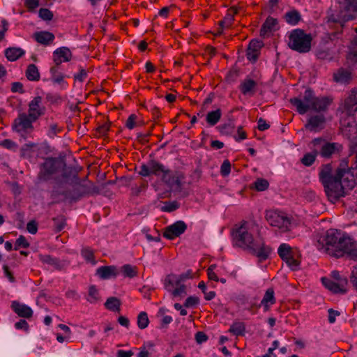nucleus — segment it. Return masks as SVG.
Listing matches in <instances>:
<instances>
[{
	"label": "nucleus",
	"instance_id": "9",
	"mask_svg": "<svg viewBox=\"0 0 357 357\" xmlns=\"http://www.w3.org/2000/svg\"><path fill=\"white\" fill-rule=\"evenodd\" d=\"M184 174L180 172H165L162 174V181L169 188L170 190L174 192H181L183 190L184 184Z\"/></svg>",
	"mask_w": 357,
	"mask_h": 357
},
{
	"label": "nucleus",
	"instance_id": "41",
	"mask_svg": "<svg viewBox=\"0 0 357 357\" xmlns=\"http://www.w3.org/2000/svg\"><path fill=\"white\" fill-rule=\"evenodd\" d=\"M331 278L337 282L340 283V285L342 287H346L348 284L347 279L342 278L337 271H333L331 272Z\"/></svg>",
	"mask_w": 357,
	"mask_h": 357
},
{
	"label": "nucleus",
	"instance_id": "46",
	"mask_svg": "<svg viewBox=\"0 0 357 357\" xmlns=\"http://www.w3.org/2000/svg\"><path fill=\"white\" fill-rule=\"evenodd\" d=\"M231 128V130L234 128V124L233 123L232 119H229L228 122L222 124L220 126V130L222 133L225 135L231 134V131H229L228 130Z\"/></svg>",
	"mask_w": 357,
	"mask_h": 357
},
{
	"label": "nucleus",
	"instance_id": "37",
	"mask_svg": "<svg viewBox=\"0 0 357 357\" xmlns=\"http://www.w3.org/2000/svg\"><path fill=\"white\" fill-rule=\"evenodd\" d=\"M11 307L15 312H33L31 307L24 304L20 303L18 301H13Z\"/></svg>",
	"mask_w": 357,
	"mask_h": 357
},
{
	"label": "nucleus",
	"instance_id": "25",
	"mask_svg": "<svg viewBox=\"0 0 357 357\" xmlns=\"http://www.w3.org/2000/svg\"><path fill=\"white\" fill-rule=\"evenodd\" d=\"M347 247L343 248L342 255L346 253L352 259H357V243L352 242L349 238V243H346Z\"/></svg>",
	"mask_w": 357,
	"mask_h": 357
},
{
	"label": "nucleus",
	"instance_id": "52",
	"mask_svg": "<svg viewBox=\"0 0 357 357\" xmlns=\"http://www.w3.org/2000/svg\"><path fill=\"white\" fill-rule=\"evenodd\" d=\"M178 208V204L177 202L165 203V206L162 208V211L172 212Z\"/></svg>",
	"mask_w": 357,
	"mask_h": 357
},
{
	"label": "nucleus",
	"instance_id": "39",
	"mask_svg": "<svg viewBox=\"0 0 357 357\" xmlns=\"http://www.w3.org/2000/svg\"><path fill=\"white\" fill-rule=\"evenodd\" d=\"M176 288L172 291V295L174 297L181 296L183 297L187 295L186 286L182 283L180 284H175Z\"/></svg>",
	"mask_w": 357,
	"mask_h": 357
},
{
	"label": "nucleus",
	"instance_id": "40",
	"mask_svg": "<svg viewBox=\"0 0 357 357\" xmlns=\"http://www.w3.org/2000/svg\"><path fill=\"white\" fill-rule=\"evenodd\" d=\"M317 154V151H314L313 153H306L303 156V158L301 159V162L305 166H310L314 162Z\"/></svg>",
	"mask_w": 357,
	"mask_h": 357
},
{
	"label": "nucleus",
	"instance_id": "61",
	"mask_svg": "<svg viewBox=\"0 0 357 357\" xmlns=\"http://www.w3.org/2000/svg\"><path fill=\"white\" fill-rule=\"evenodd\" d=\"M270 128V125L266 123L265 120H264L262 118H260L258 120V129L259 130H265Z\"/></svg>",
	"mask_w": 357,
	"mask_h": 357
},
{
	"label": "nucleus",
	"instance_id": "59",
	"mask_svg": "<svg viewBox=\"0 0 357 357\" xmlns=\"http://www.w3.org/2000/svg\"><path fill=\"white\" fill-rule=\"evenodd\" d=\"M137 116L135 114H132L129 116V118L128 119L127 121H126V127L128 128V129H132L135 125V119H136Z\"/></svg>",
	"mask_w": 357,
	"mask_h": 357
},
{
	"label": "nucleus",
	"instance_id": "31",
	"mask_svg": "<svg viewBox=\"0 0 357 357\" xmlns=\"http://www.w3.org/2000/svg\"><path fill=\"white\" fill-rule=\"evenodd\" d=\"M54 54L63 58L64 61H69L72 58V53L70 49L66 47H62L56 49L54 52Z\"/></svg>",
	"mask_w": 357,
	"mask_h": 357
},
{
	"label": "nucleus",
	"instance_id": "28",
	"mask_svg": "<svg viewBox=\"0 0 357 357\" xmlns=\"http://www.w3.org/2000/svg\"><path fill=\"white\" fill-rule=\"evenodd\" d=\"M274 291L272 288H269L266 290L265 295L261 301V305L264 306V311L269 310L268 303H270L273 304L275 303Z\"/></svg>",
	"mask_w": 357,
	"mask_h": 357
},
{
	"label": "nucleus",
	"instance_id": "7",
	"mask_svg": "<svg viewBox=\"0 0 357 357\" xmlns=\"http://www.w3.org/2000/svg\"><path fill=\"white\" fill-rule=\"evenodd\" d=\"M66 169H73L71 167H66L63 157L48 158L43 163V170L39 175L40 180L47 181L50 176L61 172V174Z\"/></svg>",
	"mask_w": 357,
	"mask_h": 357
},
{
	"label": "nucleus",
	"instance_id": "30",
	"mask_svg": "<svg viewBox=\"0 0 357 357\" xmlns=\"http://www.w3.org/2000/svg\"><path fill=\"white\" fill-rule=\"evenodd\" d=\"M26 75L28 79L37 81L40 78V74L37 67L34 64H30L26 70Z\"/></svg>",
	"mask_w": 357,
	"mask_h": 357
},
{
	"label": "nucleus",
	"instance_id": "44",
	"mask_svg": "<svg viewBox=\"0 0 357 357\" xmlns=\"http://www.w3.org/2000/svg\"><path fill=\"white\" fill-rule=\"evenodd\" d=\"M149 322V321L147 314H139L137 317V324L140 328L143 329L147 327Z\"/></svg>",
	"mask_w": 357,
	"mask_h": 357
},
{
	"label": "nucleus",
	"instance_id": "17",
	"mask_svg": "<svg viewBox=\"0 0 357 357\" xmlns=\"http://www.w3.org/2000/svg\"><path fill=\"white\" fill-rule=\"evenodd\" d=\"M321 282L326 288L334 294H344L347 291L346 287H342L340 283L333 282L328 278H322Z\"/></svg>",
	"mask_w": 357,
	"mask_h": 357
},
{
	"label": "nucleus",
	"instance_id": "4",
	"mask_svg": "<svg viewBox=\"0 0 357 357\" xmlns=\"http://www.w3.org/2000/svg\"><path fill=\"white\" fill-rule=\"evenodd\" d=\"M331 170L332 167L330 164L325 165L319 174V176L328 199L334 202L344 196V191H343L342 182L337 181L336 174L335 176L331 175Z\"/></svg>",
	"mask_w": 357,
	"mask_h": 357
},
{
	"label": "nucleus",
	"instance_id": "15",
	"mask_svg": "<svg viewBox=\"0 0 357 357\" xmlns=\"http://www.w3.org/2000/svg\"><path fill=\"white\" fill-rule=\"evenodd\" d=\"M325 116L320 114L312 116L309 118L305 127L311 131H317L318 129H321L325 123Z\"/></svg>",
	"mask_w": 357,
	"mask_h": 357
},
{
	"label": "nucleus",
	"instance_id": "38",
	"mask_svg": "<svg viewBox=\"0 0 357 357\" xmlns=\"http://www.w3.org/2000/svg\"><path fill=\"white\" fill-rule=\"evenodd\" d=\"M175 280H176V275L174 274H169L167 275L165 280L164 285L167 291L172 292L173 287L176 286Z\"/></svg>",
	"mask_w": 357,
	"mask_h": 357
},
{
	"label": "nucleus",
	"instance_id": "26",
	"mask_svg": "<svg viewBox=\"0 0 357 357\" xmlns=\"http://www.w3.org/2000/svg\"><path fill=\"white\" fill-rule=\"evenodd\" d=\"M222 116V112L220 109H217L215 111L208 112L206 114V122L211 126H213L218 123Z\"/></svg>",
	"mask_w": 357,
	"mask_h": 357
},
{
	"label": "nucleus",
	"instance_id": "50",
	"mask_svg": "<svg viewBox=\"0 0 357 357\" xmlns=\"http://www.w3.org/2000/svg\"><path fill=\"white\" fill-rule=\"evenodd\" d=\"M231 171V163L228 160L223 162L220 168V173L223 176L229 175Z\"/></svg>",
	"mask_w": 357,
	"mask_h": 357
},
{
	"label": "nucleus",
	"instance_id": "5",
	"mask_svg": "<svg viewBox=\"0 0 357 357\" xmlns=\"http://www.w3.org/2000/svg\"><path fill=\"white\" fill-rule=\"evenodd\" d=\"M318 243L322 247L326 246V253L338 258L342 256V250L347 247L346 243H349V238L344 237L337 230L331 229L327 231L323 241L319 239Z\"/></svg>",
	"mask_w": 357,
	"mask_h": 357
},
{
	"label": "nucleus",
	"instance_id": "21",
	"mask_svg": "<svg viewBox=\"0 0 357 357\" xmlns=\"http://www.w3.org/2000/svg\"><path fill=\"white\" fill-rule=\"evenodd\" d=\"M24 54V51L18 47H9L5 50V56L8 61H14Z\"/></svg>",
	"mask_w": 357,
	"mask_h": 357
},
{
	"label": "nucleus",
	"instance_id": "3",
	"mask_svg": "<svg viewBox=\"0 0 357 357\" xmlns=\"http://www.w3.org/2000/svg\"><path fill=\"white\" fill-rule=\"evenodd\" d=\"M245 225L246 222H243L241 227L233 232L234 240L236 242V245L245 250H249L261 259H266L271 252V248L265 247L264 245L259 248H255L253 236L248 231Z\"/></svg>",
	"mask_w": 357,
	"mask_h": 357
},
{
	"label": "nucleus",
	"instance_id": "27",
	"mask_svg": "<svg viewBox=\"0 0 357 357\" xmlns=\"http://www.w3.org/2000/svg\"><path fill=\"white\" fill-rule=\"evenodd\" d=\"M278 255L285 262H288L287 258L292 256L291 248L286 243H282L278 248Z\"/></svg>",
	"mask_w": 357,
	"mask_h": 357
},
{
	"label": "nucleus",
	"instance_id": "32",
	"mask_svg": "<svg viewBox=\"0 0 357 357\" xmlns=\"http://www.w3.org/2000/svg\"><path fill=\"white\" fill-rule=\"evenodd\" d=\"M245 325L243 322H234L229 328V332L234 335H243L245 333Z\"/></svg>",
	"mask_w": 357,
	"mask_h": 357
},
{
	"label": "nucleus",
	"instance_id": "8",
	"mask_svg": "<svg viewBox=\"0 0 357 357\" xmlns=\"http://www.w3.org/2000/svg\"><path fill=\"white\" fill-rule=\"evenodd\" d=\"M354 169V167L349 168L347 160H344L341 161L336 170V178L337 181L342 182L343 191L347 188L351 190L354 188L356 185V178L353 174Z\"/></svg>",
	"mask_w": 357,
	"mask_h": 357
},
{
	"label": "nucleus",
	"instance_id": "33",
	"mask_svg": "<svg viewBox=\"0 0 357 357\" xmlns=\"http://www.w3.org/2000/svg\"><path fill=\"white\" fill-rule=\"evenodd\" d=\"M257 86L255 81L251 79H245L240 86L241 91L243 94L251 92L252 89Z\"/></svg>",
	"mask_w": 357,
	"mask_h": 357
},
{
	"label": "nucleus",
	"instance_id": "1",
	"mask_svg": "<svg viewBox=\"0 0 357 357\" xmlns=\"http://www.w3.org/2000/svg\"><path fill=\"white\" fill-rule=\"evenodd\" d=\"M79 167L66 169L62 174L54 177V185L52 197L58 201L68 200L70 203L79 199L86 195L91 194L90 181L86 178L81 181L78 178Z\"/></svg>",
	"mask_w": 357,
	"mask_h": 357
},
{
	"label": "nucleus",
	"instance_id": "49",
	"mask_svg": "<svg viewBox=\"0 0 357 357\" xmlns=\"http://www.w3.org/2000/svg\"><path fill=\"white\" fill-rule=\"evenodd\" d=\"M198 287L202 290L203 293L204 294L206 300L210 301L215 297V291H211L209 292L205 291L206 285L204 282H201L199 284Z\"/></svg>",
	"mask_w": 357,
	"mask_h": 357
},
{
	"label": "nucleus",
	"instance_id": "56",
	"mask_svg": "<svg viewBox=\"0 0 357 357\" xmlns=\"http://www.w3.org/2000/svg\"><path fill=\"white\" fill-rule=\"evenodd\" d=\"M11 91L13 93H15V92H19L20 93H24V91L23 90V85L20 82H13L12 84Z\"/></svg>",
	"mask_w": 357,
	"mask_h": 357
},
{
	"label": "nucleus",
	"instance_id": "14",
	"mask_svg": "<svg viewBox=\"0 0 357 357\" xmlns=\"http://www.w3.org/2000/svg\"><path fill=\"white\" fill-rule=\"evenodd\" d=\"M263 46L264 43L261 40H251L247 48V57L248 60L252 62H255L258 58L259 51Z\"/></svg>",
	"mask_w": 357,
	"mask_h": 357
},
{
	"label": "nucleus",
	"instance_id": "19",
	"mask_svg": "<svg viewBox=\"0 0 357 357\" xmlns=\"http://www.w3.org/2000/svg\"><path fill=\"white\" fill-rule=\"evenodd\" d=\"M36 40L42 45H48L54 39V35L49 31H39L34 33Z\"/></svg>",
	"mask_w": 357,
	"mask_h": 357
},
{
	"label": "nucleus",
	"instance_id": "62",
	"mask_svg": "<svg viewBox=\"0 0 357 357\" xmlns=\"http://www.w3.org/2000/svg\"><path fill=\"white\" fill-rule=\"evenodd\" d=\"M15 328L17 329H24V331H27L28 324L25 320L21 319L18 322L15 323Z\"/></svg>",
	"mask_w": 357,
	"mask_h": 357
},
{
	"label": "nucleus",
	"instance_id": "22",
	"mask_svg": "<svg viewBox=\"0 0 357 357\" xmlns=\"http://www.w3.org/2000/svg\"><path fill=\"white\" fill-rule=\"evenodd\" d=\"M278 24V20L275 18L268 17L265 22L263 24L261 30L260 36L264 37L266 33L268 31L274 30V27Z\"/></svg>",
	"mask_w": 357,
	"mask_h": 357
},
{
	"label": "nucleus",
	"instance_id": "10",
	"mask_svg": "<svg viewBox=\"0 0 357 357\" xmlns=\"http://www.w3.org/2000/svg\"><path fill=\"white\" fill-rule=\"evenodd\" d=\"M168 171L169 169H165L162 165L152 160L140 167L139 174L142 176H148L151 174L158 175L160 172L165 174V172Z\"/></svg>",
	"mask_w": 357,
	"mask_h": 357
},
{
	"label": "nucleus",
	"instance_id": "51",
	"mask_svg": "<svg viewBox=\"0 0 357 357\" xmlns=\"http://www.w3.org/2000/svg\"><path fill=\"white\" fill-rule=\"evenodd\" d=\"M29 246V243L26 240L25 237L23 236H20L15 242V250H17L19 247H23L24 248H26Z\"/></svg>",
	"mask_w": 357,
	"mask_h": 357
},
{
	"label": "nucleus",
	"instance_id": "43",
	"mask_svg": "<svg viewBox=\"0 0 357 357\" xmlns=\"http://www.w3.org/2000/svg\"><path fill=\"white\" fill-rule=\"evenodd\" d=\"M255 186L258 191H264L268 188L269 183L266 179L257 178L255 183Z\"/></svg>",
	"mask_w": 357,
	"mask_h": 357
},
{
	"label": "nucleus",
	"instance_id": "48",
	"mask_svg": "<svg viewBox=\"0 0 357 357\" xmlns=\"http://www.w3.org/2000/svg\"><path fill=\"white\" fill-rule=\"evenodd\" d=\"M158 319L160 322L161 327L165 328L169 324H170L172 321V317L169 315H165L164 314H160L158 316Z\"/></svg>",
	"mask_w": 357,
	"mask_h": 357
},
{
	"label": "nucleus",
	"instance_id": "60",
	"mask_svg": "<svg viewBox=\"0 0 357 357\" xmlns=\"http://www.w3.org/2000/svg\"><path fill=\"white\" fill-rule=\"evenodd\" d=\"M195 339L198 344H202L206 341L207 336L203 332H198L195 335Z\"/></svg>",
	"mask_w": 357,
	"mask_h": 357
},
{
	"label": "nucleus",
	"instance_id": "55",
	"mask_svg": "<svg viewBox=\"0 0 357 357\" xmlns=\"http://www.w3.org/2000/svg\"><path fill=\"white\" fill-rule=\"evenodd\" d=\"M26 229L29 233L32 234H36L38 231V224L36 221L33 220L29 222L26 225Z\"/></svg>",
	"mask_w": 357,
	"mask_h": 357
},
{
	"label": "nucleus",
	"instance_id": "47",
	"mask_svg": "<svg viewBox=\"0 0 357 357\" xmlns=\"http://www.w3.org/2000/svg\"><path fill=\"white\" fill-rule=\"evenodd\" d=\"M89 184L90 186H91V194H99L102 191L105 190L107 186V183H101L99 185H95L91 182Z\"/></svg>",
	"mask_w": 357,
	"mask_h": 357
},
{
	"label": "nucleus",
	"instance_id": "54",
	"mask_svg": "<svg viewBox=\"0 0 357 357\" xmlns=\"http://www.w3.org/2000/svg\"><path fill=\"white\" fill-rule=\"evenodd\" d=\"M53 220L55 222L56 231H60L66 224V219L63 216H60L58 218H54Z\"/></svg>",
	"mask_w": 357,
	"mask_h": 357
},
{
	"label": "nucleus",
	"instance_id": "63",
	"mask_svg": "<svg viewBox=\"0 0 357 357\" xmlns=\"http://www.w3.org/2000/svg\"><path fill=\"white\" fill-rule=\"evenodd\" d=\"M133 353L131 351L119 350L117 351V357H131Z\"/></svg>",
	"mask_w": 357,
	"mask_h": 357
},
{
	"label": "nucleus",
	"instance_id": "18",
	"mask_svg": "<svg viewBox=\"0 0 357 357\" xmlns=\"http://www.w3.org/2000/svg\"><path fill=\"white\" fill-rule=\"evenodd\" d=\"M97 274L103 280L109 279L111 277H116L118 275L117 268L114 266H101L97 269Z\"/></svg>",
	"mask_w": 357,
	"mask_h": 357
},
{
	"label": "nucleus",
	"instance_id": "57",
	"mask_svg": "<svg viewBox=\"0 0 357 357\" xmlns=\"http://www.w3.org/2000/svg\"><path fill=\"white\" fill-rule=\"evenodd\" d=\"M189 278H190V271H188L187 273L180 275L179 276H176V280H175V284H180V283L185 281L186 279Z\"/></svg>",
	"mask_w": 357,
	"mask_h": 357
},
{
	"label": "nucleus",
	"instance_id": "34",
	"mask_svg": "<svg viewBox=\"0 0 357 357\" xmlns=\"http://www.w3.org/2000/svg\"><path fill=\"white\" fill-rule=\"evenodd\" d=\"M285 19L287 23L295 25L301 20V15L298 11L292 10L286 13Z\"/></svg>",
	"mask_w": 357,
	"mask_h": 357
},
{
	"label": "nucleus",
	"instance_id": "16",
	"mask_svg": "<svg viewBox=\"0 0 357 357\" xmlns=\"http://www.w3.org/2000/svg\"><path fill=\"white\" fill-rule=\"evenodd\" d=\"M344 107L349 115H352L357 111V89L353 90L349 97L345 100Z\"/></svg>",
	"mask_w": 357,
	"mask_h": 357
},
{
	"label": "nucleus",
	"instance_id": "24",
	"mask_svg": "<svg viewBox=\"0 0 357 357\" xmlns=\"http://www.w3.org/2000/svg\"><path fill=\"white\" fill-rule=\"evenodd\" d=\"M40 259L44 263L52 265L56 269L60 271L63 268L64 263L59 261L57 259L52 257L50 255H40Z\"/></svg>",
	"mask_w": 357,
	"mask_h": 357
},
{
	"label": "nucleus",
	"instance_id": "45",
	"mask_svg": "<svg viewBox=\"0 0 357 357\" xmlns=\"http://www.w3.org/2000/svg\"><path fill=\"white\" fill-rule=\"evenodd\" d=\"M39 16L43 20L50 21L53 18V13L49 9L42 8L39 10Z\"/></svg>",
	"mask_w": 357,
	"mask_h": 357
},
{
	"label": "nucleus",
	"instance_id": "20",
	"mask_svg": "<svg viewBox=\"0 0 357 357\" xmlns=\"http://www.w3.org/2000/svg\"><path fill=\"white\" fill-rule=\"evenodd\" d=\"M290 220L287 216L274 213L273 220L271 222V225L278 227L279 228H284L285 230H287L288 225H290Z\"/></svg>",
	"mask_w": 357,
	"mask_h": 357
},
{
	"label": "nucleus",
	"instance_id": "58",
	"mask_svg": "<svg viewBox=\"0 0 357 357\" xmlns=\"http://www.w3.org/2000/svg\"><path fill=\"white\" fill-rule=\"evenodd\" d=\"M288 262H286L288 266L292 269L296 270V268L300 264V262L296 259H294L293 256H290L289 258H287Z\"/></svg>",
	"mask_w": 357,
	"mask_h": 357
},
{
	"label": "nucleus",
	"instance_id": "64",
	"mask_svg": "<svg viewBox=\"0 0 357 357\" xmlns=\"http://www.w3.org/2000/svg\"><path fill=\"white\" fill-rule=\"evenodd\" d=\"M351 281L353 283L355 288L357 289V267H356L352 271Z\"/></svg>",
	"mask_w": 357,
	"mask_h": 357
},
{
	"label": "nucleus",
	"instance_id": "35",
	"mask_svg": "<svg viewBox=\"0 0 357 357\" xmlns=\"http://www.w3.org/2000/svg\"><path fill=\"white\" fill-rule=\"evenodd\" d=\"M335 149V143H328L326 142L322 144L321 148V154L324 157H329L334 153Z\"/></svg>",
	"mask_w": 357,
	"mask_h": 357
},
{
	"label": "nucleus",
	"instance_id": "23",
	"mask_svg": "<svg viewBox=\"0 0 357 357\" xmlns=\"http://www.w3.org/2000/svg\"><path fill=\"white\" fill-rule=\"evenodd\" d=\"M351 79V73L343 68H340L334 74V79L337 82L347 83Z\"/></svg>",
	"mask_w": 357,
	"mask_h": 357
},
{
	"label": "nucleus",
	"instance_id": "29",
	"mask_svg": "<svg viewBox=\"0 0 357 357\" xmlns=\"http://www.w3.org/2000/svg\"><path fill=\"white\" fill-rule=\"evenodd\" d=\"M105 307L107 310L111 311H120L121 301L116 297L109 298L105 303Z\"/></svg>",
	"mask_w": 357,
	"mask_h": 357
},
{
	"label": "nucleus",
	"instance_id": "53",
	"mask_svg": "<svg viewBox=\"0 0 357 357\" xmlns=\"http://www.w3.org/2000/svg\"><path fill=\"white\" fill-rule=\"evenodd\" d=\"M346 6L344 8L346 11L353 10L357 12V0H345Z\"/></svg>",
	"mask_w": 357,
	"mask_h": 357
},
{
	"label": "nucleus",
	"instance_id": "12",
	"mask_svg": "<svg viewBox=\"0 0 357 357\" xmlns=\"http://www.w3.org/2000/svg\"><path fill=\"white\" fill-rule=\"evenodd\" d=\"M36 120H33L29 114L21 113L18 117L15 120L13 125V130L17 132L25 130L28 128H32V123Z\"/></svg>",
	"mask_w": 357,
	"mask_h": 357
},
{
	"label": "nucleus",
	"instance_id": "11",
	"mask_svg": "<svg viewBox=\"0 0 357 357\" xmlns=\"http://www.w3.org/2000/svg\"><path fill=\"white\" fill-rule=\"evenodd\" d=\"M186 229L187 225L183 221H177L165 228L163 236L172 240L184 233Z\"/></svg>",
	"mask_w": 357,
	"mask_h": 357
},
{
	"label": "nucleus",
	"instance_id": "6",
	"mask_svg": "<svg viewBox=\"0 0 357 357\" xmlns=\"http://www.w3.org/2000/svg\"><path fill=\"white\" fill-rule=\"evenodd\" d=\"M312 40L310 34L305 33L303 29H297L292 31L289 36L288 46L300 53H306L311 49Z\"/></svg>",
	"mask_w": 357,
	"mask_h": 357
},
{
	"label": "nucleus",
	"instance_id": "13",
	"mask_svg": "<svg viewBox=\"0 0 357 357\" xmlns=\"http://www.w3.org/2000/svg\"><path fill=\"white\" fill-rule=\"evenodd\" d=\"M42 98L35 97L29 105V115L33 120H37L43 114V108L40 107Z\"/></svg>",
	"mask_w": 357,
	"mask_h": 357
},
{
	"label": "nucleus",
	"instance_id": "2",
	"mask_svg": "<svg viewBox=\"0 0 357 357\" xmlns=\"http://www.w3.org/2000/svg\"><path fill=\"white\" fill-rule=\"evenodd\" d=\"M289 102L296 107L299 114H303L310 109L317 112L326 111L331 101L326 97L317 98L314 96L311 89H307L303 99L294 98H291Z\"/></svg>",
	"mask_w": 357,
	"mask_h": 357
},
{
	"label": "nucleus",
	"instance_id": "36",
	"mask_svg": "<svg viewBox=\"0 0 357 357\" xmlns=\"http://www.w3.org/2000/svg\"><path fill=\"white\" fill-rule=\"evenodd\" d=\"M121 273L125 277L132 278L137 275V268L130 264H126L121 268Z\"/></svg>",
	"mask_w": 357,
	"mask_h": 357
},
{
	"label": "nucleus",
	"instance_id": "42",
	"mask_svg": "<svg viewBox=\"0 0 357 357\" xmlns=\"http://www.w3.org/2000/svg\"><path fill=\"white\" fill-rule=\"evenodd\" d=\"M199 303V298L197 296H189L186 298L183 306L187 308H194Z\"/></svg>",
	"mask_w": 357,
	"mask_h": 357
}]
</instances>
